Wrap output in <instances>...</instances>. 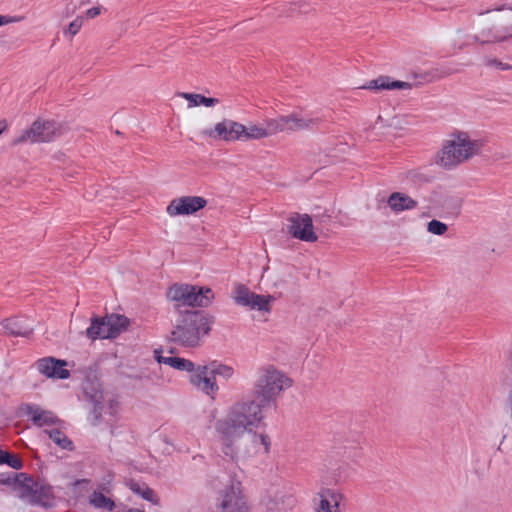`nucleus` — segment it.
I'll return each mask as SVG.
<instances>
[{
  "mask_svg": "<svg viewBox=\"0 0 512 512\" xmlns=\"http://www.w3.org/2000/svg\"><path fill=\"white\" fill-rule=\"evenodd\" d=\"M83 25L82 17H77L68 26L63 29L65 37L72 39L81 29Z\"/></svg>",
  "mask_w": 512,
  "mask_h": 512,
  "instance_id": "nucleus-27",
  "label": "nucleus"
},
{
  "mask_svg": "<svg viewBox=\"0 0 512 512\" xmlns=\"http://www.w3.org/2000/svg\"><path fill=\"white\" fill-rule=\"evenodd\" d=\"M155 359L160 364L168 365L178 371L193 373L196 366L191 360L177 356H162L158 351L154 352Z\"/></svg>",
  "mask_w": 512,
  "mask_h": 512,
  "instance_id": "nucleus-20",
  "label": "nucleus"
},
{
  "mask_svg": "<svg viewBox=\"0 0 512 512\" xmlns=\"http://www.w3.org/2000/svg\"><path fill=\"white\" fill-rule=\"evenodd\" d=\"M10 324H11V323L9 322V323H7V324L5 325V329L7 330V332H8V333H10V334H17V335H18V334H21V332H20L19 330H16V329H14V328L10 327Z\"/></svg>",
  "mask_w": 512,
  "mask_h": 512,
  "instance_id": "nucleus-36",
  "label": "nucleus"
},
{
  "mask_svg": "<svg viewBox=\"0 0 512 512\" xmlns=\"http://www.w3.org/2000/svg\"><path fill=\"white\" fill-rule=\"evenodd\" d=\"M18 475L19 474H15L14 478H10V477L3 478L0 476V483L9 484L14 488V480L17 478Z\"/></svg>",
  "mask_w": 512,
  "mask_h": 512,
  "instance_id": "nucleus-32",
  "label": "nucleus"
},
{
  "mask_svg": "<svg viewBox=\"0 0 512 512\" xmlns=\"http://www.w3.org/2000/svg\"><path fill=\"white\" fill-rule=\"evenodd\" d=\"M144 485H140L138 483H131L130 484V489L135 492L136 494L140 495L141 496V490L143 488Z\"/></svg>",
  "mask_w": 512,
  "mask_h": 512,
  "instance_id": "nucleus-33",
  "label": "nucleus"
},
{
  "mask_svg": "<svg viewBox=\"0 0 512 512\" xmlns=\"http://www.w3.org/2000/svg\"><path fill=\"white\" fill-rule=\"evenodd\" d=\"M101 14V7H93L86 11L87 18H95Z\"/></svg>",
  "mask_w": 512,
  "mask_h": 512,
  "instance_id": "nucleus-31",
  "label": "nucleus"
},
{
  "mask_svg": "<svg viewBox=\"0 0 512 512\" xmlns=\"http://www.w3.org/2000/svg\"><path fill=\"white\" fill-rule=\"evenodd\" d=\"M482 144L472 139L467 132L454 131L443 140L434 157L437 166L451 170L477 155Z\"/></svg>",
  "mask_w": 512,
  "mask_h": 512,
  "instance_id": "nucleus-4",
  "label": "nucleus"
},
{
  "mask_svg": "<svg viewBox=\"0 0 512 512\" xmlns=\"http://www.w3.org/2000/svg\"><path fill=\"white\" fill-rule=\"evenodd\" d=\"M166 296L177 307L207 308L214 300V293L211 288L187 283L171 285L167 290Z\"/></svg>",
  "mask_w": 512,
  "mask_h": 512,
  "instance_id": "nucleus-6",
  "label": "nucleus"
},
{
  "mask_svg": "<svg viewBox=\"0 0 512 512\" xmlns=\"http://www.w3.org/2000/svg\"><path fill=\"white\" fill-rule=\"evenodd\" d=\"M14 492L21 498L36 504L48 506L54 498L52 488L44 483L34 482L20 473L14 480Z\"/></svg>",
  "mask_w": 512,
  "mask_h": 512,
  "instance_id": "nucleus-10",
  "label": "nucleus"
},
{
  "mask_svg": "<svg viewBox=\"0 0 512 512\" xmlns=\"http://www.w3.org/2000/svg\"><path fill=\"white\" fill-rule=\"evenodd\" d=\"M62 134L59 124L54 121H35L28 129L24 130L15 140V144L49 142Z\"/></svg>",
  "mask_w": 512,
  "mask_h": 512,
  "instance_id": "nucleus-12",
  "label": "nucleus"
},
{
  "mask_svg": "<svg viewBox=\"0 0 512 512\" xmlns=\"http://www.w3.org/2000/svg\"><path fill=\"white\" fill-rule=\"evenodd\" d=\"M216 508L218 512H250L245 487L238 477H231L218 491Z\"/></svg>",
  "mask_w": 512,
  "mask_h": 512,
  "instance_id": "nucleus-7",
  "label": "nucleus"
},
{
  "mask_svg": "<svg viewBox=\"0 0 512 512\" xmlns=\"http://www.w3.org/2000/svg\"><path fill=\"white\" fill-rule=\"evenodd\" d=\"M281 284H282L281 279L277 278V279H275V281H273L272 286H273V287H275V288H277V287H279Z\"/></svg>",
  "mask_w": 512,
  "mask_h": 512,
  "instance_id": "nucleus-38",
  "label": "nucleus"
},
{
  "mask_svg": "<svg viewBox=\"0 0 512 512\" xmlns=\"http://www.w3.org/2000/svg\"><path fill=\"white\" fill-rule=\"evenodd\" d=\"M45 432L48 433L49 438L59 447L66 449L71 445V442L62 431L58 429H52L49 431L46 430Z\"/></svg>",
  "mask_w": 512,
  "mask_h": 512,
  "instance_id": "nucleus-25",
  "label": "nucleus"
},
{
  "mask_svg": "<svg viewBox=\"0 0 512 512\" xmlns=\"http://www.w3.org/2000/svg\"><path fill=\"white\" fill-rule=\"evenodd\" d=\"M1 463L9 465L13 469L22 468V461L17 456L9 454L8 452L6 454H2Z\"/></svg>",
  "mask_w": 512,
  "mask_h": 512,
  "instance_id": "nucleus-29",
  "label": "nucleus"
},
{
  "mask_svg": "<svg viewBox=\"0 0 512 512\" xmlns=\"http://www.w3.org/2000/svg\"><path fill=\"white\" fill-rule=\"evenodd\" d=\"M270 277H271L270 281H273V278H276V279L279 278L278 274H271Z\"/></svg>",
  "mask_w": 512,
  "mask_h": 512,
  "instance_id": "nucleus-41",
  "label": "nucleus"
},
{
  "mask_svg": "<svg viewBox=\"0 0 512 512\" xmlns=\"http://www.w3.org/2000/svg\"><path fill=\"white\" fill-rule=\"evenodd\" d=\"M207 204L206 199L200 196H182L170 201L166 207V213L171 217L191 215L203 209Z\"/></svg>",
  "mask_w": 512,
  "mask_h": 512,
  "instance_id": "nucleus-15",
  "label": "nucleus"
},
{
  "mask_svg": "<svg viewBox=\"0 0 512 512\" xmlns=\"http://www.w3.org/2000/svg\"><path fill=\"white\" fill-rule=\"evenodd\" d=\"M264 418L256 406L248 407L246 411L230 406L214 425L222 452L235 462L269 454L270 437L253 431Z\"/></svg>",
  "mask_w": 512,
  "mask_h": 512,
  "instance_id": "nucleus-1",
  "label": "nucleus"
},
{
  "mask_svg": "<svg viewBox=\"0 0 512 512\" xmlns=\"http://www.w3.org/2000/svg\"><path fill=\"white\" fill-rule=\"evenodd\" d=\"M67 363L64 360L52 357L43 358L37 361V370L48 378L67 379L70 376L66 369Z\"/></svg>",
  "mask_w": 512,
  "mask_h": 512,
  "instance_id": "nucleus-18",
  "label": "nucleus"
},
{
  "mask_svg": "<svg viewBox=\"0 0 512 512\" xmlns=\"http://www.w3.org/2000/svg\"><path fill=\"white\" fill-rule=\"evenodd\" d=\"M213 324L212 316L198 311H188L177 318L172 330V340L185 348H197L210 333Z\"/></svg>",
  "mask_w": 512,
  "mask_h": 512,
  "instance_id": "nucleus-5",
  "label": "nucleus"
},
{
  "mask_svg": "<svg viewBox=\"0 0 512 512\" xmlns=\"http://www.w3.org/2000/svg\"><path fill=\"white\" fill-rule=\"evenodd\" d=\"M412 85L406 81L394 80L389 76H379L375 79L367 81L361 85L359 89L369 90L374 93L390 90H409Z\"/></svg>",
  "mask_w": 512,
  "mask_h": 512,
  "instance_id": "nucleus-17",
  "label": "nucleus"
},
{
  "mask_svg": "<svg viewBox=\"0 0 512 512\" xmlns=\"http://www.w3.org/2000/svg\"><path fill=\"white\" fill-rule=\"evenodd\" d=\"M8 128V122L5 119H0V136L4 131H6Z\"/></svg>",
  "mask_w": 512,
  "mask_h": 512,
  "instance_id": "nucleus-35",
  "label": "nucleus"
},
{
  "mask_svg": "<svg viewBox=\"0 0 512 512\" xmlns=\"http://www.w3.org/2000/svg\"><path fill=\"white\" fill-rule=\"evenodd\" d=\"M345 496L337 488L323 487L314 497V512H342Z\"/></svg>",
  "mask_w": 512,
  "mask_h": 512,
  "instance_id": "nucleus-14",
  "label": "nucleus"
},
{
  "mask_svg": "<svg viewBox=\"0 0 512 512\" xmlns=\"http://www.w3.org/2000/svg\"><path fill=\"white\" fill-rule=\"evenodd\" d=\"M312 120L301 117L297 113L265 118L258 122L259 139H266L279 133L294 132L308 128Z\"/></svg>",
  "mask_w": 512,
  "mask_h": 512,
  "instance_id": "nucleus-8",
  "label": "nucleus"
},
{
  "mask_svg": "<svg viewBox=\"0 0 512 512\" xmlns=\"http://www.w3.org/2000/svg\"><path fill=\"white\" fill-rule=\"evenodd\" d=\"M27 413L33 423L39 427L50 426L59 422V419L53 412L37 406L28 407Z\"/></svg>",
  "mask_w": 512,
  "mask_h": 512,
  "instance_id": "nucleus-21",
  "label": "nucleus"
},
{
  "mask_svg": "<svg viewBox=\"0 0 512 512\" xmlns=\"http://www.w3.org/2000/svg\"><path fill=\"white\" fill-rule=\"evenodd\" d=\"M427 231L436 236H443L448 231V225L439 220L433 219L427 223Z\"/></svg>",
  "mask_w": 512,
  "mask_h": 512,
  "instance_id": "nucleus-26",
  "label": "nucleus"
},
{
  "mask_svg": "<svg viewBox=\"0 0 512 512\" xmlns=\"http://www.w3.org/2000/svg\"><path fill=\"white\" fill-rule=\"evenodd\" d=\"M129 324V319L119 314H110L102 318L94 317L86 329V336L91 340L116 338L128 329Z\"/></svg>",
  "mask_w": 512,
  "mask_h": 512,
  "instance_id": "nucleus-9",
  "label": "nucleus"
},
{
  "mask_svg": "<svg viewBox=\"0 0 512 512\" xmlns=\"http://www.w3.org/2000/svg\"><path fill=\"white\" fill-rule=\"evenodd\" d=\"M92 403H93V420L97 421L100 416L101 412L104 408L103 405V394L101 392H97L95 395L91 397Z\"/></svg>",
  "mask_w": 512,
  "mask_h": 512,
  "instance_id": "nucleus-28",
  "label": "nucleus"
},
{
  "mask_svg": "<svg viewBox=\"0 0 512 512\" xmlns=\"http://www.w3.org/2000/svg\"><path fill=\"white\" fill-rule=\"evenodd\" d=\"M233 300L240 306L266 316L271 313L275 297L270 294H257L244 285H237L233 291Z\"/></svg>",
  "mask_w": 512,
  "mask_h": 512,
  "instance_id": "nucleus-11",
  "label": "nucleus"
},
{
  "mask_svg": "<svg viewBox=\"0 0 512 512\" xmlns=\"http://www.w3.org/2000/svg\"><path fill=\"white\" fill-rule=\"evenodd\" d=\"M13 20L5 16L0 15V26L11 23Z\"/></svg>",
  "mask_w": 512,
  "mask_h": 512,
  "instance_id": "nucleus-37",
  "label": "nucleus"
},
{
  "mask_svg": "<svg viewBox=\"0 0 512 512\" xmlns=\"http://www.w3.org/2000/svg\"><path fill=\"white\" fill-rule=\"evenodd\" d=\"M391 125H394L397 127L399 125V118L396 117L395 119H393V122L391 123Z\"/></svg>",
  "mask_w": 512,
  "mask_h": 512,
  "instance_id": "nucleus-40",
  "label": "nucleus"
},
{
  "mask_svg": "<svg viewBox=\"0 0 512 512\" xmlns=\"http://www.w3.org/2000/svg\"><path fill=\"white\" fill-rule=\"evenodd\" d=\"M290 233L293 237L305 241L315 242L318 237L313 228V222L309 215H298L291 219Z\"/></svg>",
  "mask_w": 512,
  "mask_h": 512,
  "instance_id": "nucleus-16",
  "label": "nucleus"
},
{
  "mask_svg": "<svg viewBox=\"0 0 512 512\" xmlns=\"http://www.w3.org/2000/svg\"><path fill=\"white\" fill-rule=\"evenodd\" d=\"M196 134L199 138L206 141L225 143L260 140L258 122L249 121L247 124H244L227 117H222L214 123L206 120L199 122Z\"/></svg>",
  "mask_w": 512,
  "mask_h": 512,
  "instance_id": "nucleus-3",
  "label": "nucleus"
},
{
  "mask_svg": "<svg viewBox=\"0 0 512 512\" xmlns=\"http://www.w3.org/2000/svg\"><path fill=\"white\" fill-rule=\"evenodd\" d=\"M89 502L95 508L106 509L109 511L113 510L115 507L113 500L99 491H94L91 493L89 496Z\"/></svg>",
  "mask_w": 512,
  "mask_h": 512,
  "instance_id": "nucleus-24",
  "label": "nucleus"
},
{
  "mask_svg": "<svg viewBox=\"0 0 512 512\" xmlns=\"http://www.w3.org/2000/svg\"><path fill=\"white\" fill-rule=\"evenodd\" d=\"M208 365L215 379L218 376L221 379L228 381L232 379L235 375V370L230 365L218 361H212L208 363Z\"/></svg>",
  "mask_w": 512,
  "mask_h": 512,
  "instance_id": "nucleus-23",
  "label": "nucleus"
},
{
  "mask_svg": "<svg viewBox=\"0 0 512 512\" xmlns=\"http://www.w3.org/2000/svg\"><path fill=\"white\" fill-rule=\"evenodd\" d=\"M387 204L395 213L414 210L418 206L417 200L402 192H393L388 197Z\"/></svg>",
  "mask_w": 512,
  "mask_h": 512,
  "instance_id": "nucleus-19",
  "label": "nucleus"
},
{
  "mask_svg": "<svg viewBox=\"0 0 512 512\" xmlns=\"http://www.w3.org/2000/svg\"><path fill=\"white\" fill-rule=\"evenodd\" d=\"M189 383L204 395L214 399L219 391L217 380L214 378L209 365H197L189 375Z\"/></svg>",
  "mask_w": 512,
  "mask_h": 512,
  "instance_id": "nucleus-13",
  "label": "nucleus"
},
{
  "mask_svg": "<svg viewBox=\"0 0 512 512\" xmlns=\"http://www.w3.org/2000/svg\"><path fill=\"white\" fill-rule=\"evenodd\" d=\"M141 497L154 505H159V497L155 494V492L147 486H143L141 490Z\"/></svg>",
  "mask_w": 512,
  "mask_h": 512,
  "instance_id": "nucleus-30",
  "label": "nucleus"
},
{
  "mask_svg": "<svg viewBox=\"0 0 512 512\" xmlns=\"http://www.w3.org/2000/svg\"><path fill=\"white\" fill-rule=\"evenodd\" d=\"M384 127V120L381 116H378L375 123H374V128L375 129H381Z\"/></svg>",
  "mask_w": 512,
  "mask_h": 512,
  "instance_id": "nucleus-34",
  "label": "nucleus"
},
{
  "mask_svg": "<svg viewBox=\"0 0 512 512\" xmlns=\"http://www.w3.org/2000/svg\"><path fill=\"white\" fill-rule=\"evenodd\" d=\"M126 512H144L143 510L137 509V508H130Z\"/></svg>",
  "mask_w": 512,
  "mask_h": 512,
  "instance_id": "nucleus-39",
  "label": "nucleus"
},
{
  "mask_svg": "<svg viewBox=\"0 0 512 512\" xmlns=\"http://www.w3.org/2000/svg\"><path fill=\"white\" fill-rule=\"evenodd\" d=\"M292 384V379L276 366L263 365L257 370L254 384L257 399L240 400L233 403L231 407L246 411L248 407L252 409L256 406L260 415L265 416V409L271 406Z\"/></svg>",
  "mask_w": 512,
  "mask_h": 512,
  "instance_id": "nucleus-2",
  "label": "nucleus"
},
{
  "mask_svg": "<svg viewBox=\"0 0 512 512\" xmlns=\"http://www.w3.org/2000/svg\"><path fill=\"white\" fill-rule=\"evenodd\" d=\"M176 95L177 97L183 98L187 101V107L189 109L201 105L210 108L220 103L218 98L206 97L198 93L178 92Z\"/></svg>",
  "mask_w": 512,
  "mask_h": 512,
  "instance_id": "nucleus-22",
  "label": "nucleus"
}]
</instances>
